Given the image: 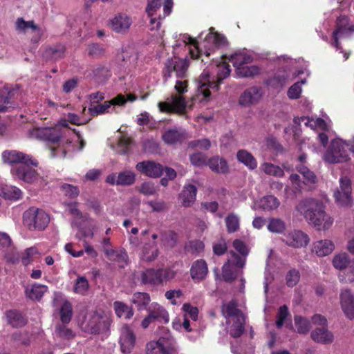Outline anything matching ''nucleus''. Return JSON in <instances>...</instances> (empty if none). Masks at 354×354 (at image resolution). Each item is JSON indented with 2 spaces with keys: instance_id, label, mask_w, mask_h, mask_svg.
<instances>
[{
  "instance_id": "nucleus-1",
  "label": "nucleus",
  "mask_w": 354,
  "mask_h": 354,
  "mask_svg": "<svg viewBox=\"0 0 354 354\" xmlns=\"http://www.w3.org/2000/svg\"><path fill=\"white\" fill-rule=\"evenodd\" d=\"M231 69L226 63V58L221 57L214 60L200 75L197 82V89L192 97V103L186 102L183 94L187 91V81L178 80L174 89L178 94H172L165 102L158 104L160 111L163 113H176L183 115L193 107V103H205L211 100V95L219 89L221 82L228 77Z\"/></svg>"
},
{
  "instance_id": "nucleus-2",
  "label": "nucleus",
  "mask_w": 354,
  "mask_h": 354,
  "mask_svg": "<svg viewBox=\"0 0 354 354\" xmlns=\"http://www.w3.org/2000/svg\"><path fill=\"white\" fill-rule=\"evenodd\" d=\"M226 44L225 38L221 34L215 32L213 29H209L208 33L202 32L198 39L192 38L188 35H180L173 46L174 53L180 47H187L189 54L192 59H196L199 54H205L209 56L215 50L225 46Z\"/></svg>"
},
{
  "instance_id": "nucleus-3",
  "label": "nucleus",
  "mask_w": 354,
  "mask_h": 354,
  "mask_svg": "<svg viewBox=\"0 0 354 354\" xmlns=\"http://www.w3.org/2000/svg\"><path fill=\"white\" fill-rule=\"evenodd\" d=\"M66 120H60L52 127H33L26 133V136L30 139H35L40 141H47L52 144H57L56 148L51 149L52 157H64L68 152H71L75 147H67L63 137L64 133L62 127L66 129Z\"/></svg>"
},
{
  "instance_id": "nucleus-4",
  "label": "nucleus",
  "mask_w": 354,
  "mask_h": 354,
  "mask_svg": "<svg viewBox=\"0 0 354 354\" xmlns=\"http://www.w3.org/2000/svg\"><path fill=\"white\" fill-rule=\"evenodd\" d=\"M324 203L317 198H308L301 201L296 210L316 230L326 232L333 226L334 218L325 211Z\"/></svg>"
},
{
  "instance_id": "nucleus-5",
  "label": "nucleus",
  "mask_w": 354,
  "mask_h": 354,
  "mask_svg": "<svg viewBox=\"0 0 354 354\" xmlns=\"http://www.w3.org/2000/svg\"><path fill=\"white\" fill-rule=\"evenodd\" d=\"M233 248L234 251H230V257L222 268L223 277L227 281H232L236 277L239 270L245 266L246 257L249 253L248 246L241 240H234Z\"/></svg>"
},
{
  "instance_id": "nucleus-6",
  "label": "nucleus",
  "mask_w": 354,
  "mask_h": 354,
  "mask_svg": "<svg viewBox=\"0 0 354 354\" xmlns=\"http://www.w3.org/2000/svg\"><path fill=\"white\" fill-rule=\"evenodd\" d=\"M350 153H354V138L345 140L335 137L324 153L323 160L329 164L346 162L351 159Z\"/></svg>"
},
{
  "instance_id": "nucleus-7",
  "label": "nucleus",
  "mask_w": 354,
  "mask_h": 354,
  "mask_svg": "<svg viewBox=\"0 0 354 354\" xmlns=\"http://www.w3.org/2000/svg\"><path fill=\"white\" fill-rule=\"evenodd\" d=\"M222 313L226 319V325L230 334L234 337L241 336L244 330L245 316L236 308V304L230 301L222 306Z\"/></svg>"
},
{
  "instance_id": "nucleus-8",
  "label": "nucleus",
  "mask_w": 354,
  "mask_h": 354,
  "mask_svg": "<svg viewBox=\"0 0 354 354\" xmlns=\"http://www.w3.org/2000/svg\"><path fill=\"white\" fill-rule=\"evenodd\" d=\"M61 120H66L67 124L68 122H70L75 125L86 124L88 120H89V119L81 118L77 114L73 113H68L66 117ZM62 129L66 132L65 133H64L63 137L66 146L71 148H72L73 146L75 147L74 149H72L71 151L83 149L85 146V142L79 132L75 131V129L68 128V126L66 127L67 130L64 127H62Z\"/></svg>"
},
{
  "instance_id": "nucleus-9",
  "label": "nucleus",
  "mask_w": 354,
  "mask_h": 354,
  "mask_svg": "<svg viewBox=\"0 0 354 354\" xmlns=\"http://www.w3.org/2000/svg\"><path fill=\"white\" fill-rule=\"evenodd\" d=\"M172 0H148L146 12L150 18L151 30L160 27V20L170 14Z\"/></svg>"
},
{
  "instance_id": "nucleus-10",
  "label": "nucleus",
  "mask_w": 354,
  "mask_h": 354,
  "mask_svg": "<svg viewBox=\"0 0 354 354\" xmlns=\"http://www.w3.org/2000/svg\"><path fill=\"white\" fill-rule=\"evenodd\" d=\"M111 323V315L104 312L89 313L85 316L80 327L91 333H100L106 331Z\"/></svg>"
},
{
  "instance_id": "nucleus-11",
  "label": "nucleus",
  "mask_w": 354,
  "mask_h": 354,
  "mask_svg": "<svg viewBox=\"0 0 354 354\" xmlns=\"http://www.w3.org/2000/svg\"><path fill=\"white\" fill-rule=\"evenodd\" d=\"M295 122L303 123L306 127H310L311 129L321 131L318 133V139L322 145L325 147L328 141V138L332 136V131L330 130L331 122L329 119L324 120L319 118H308L301 117L296 118Z\"/></svg>"
},
{
  "instance_id": "nucleus-12",
  "label": "nucleus",
  "mask_w": 354,
  "mask_h": 354,
  "mask_svg": "<svg viewBox=\"0 0 354 354\" xmlns=\"http://www.w3.org/2000/svg\"><path fill=\"white\" fill-rule=\"evenodd\" d=\"M136 99V96L133 94L129 93L127 96L120 94L111 100L105 101L102 104L99 103L95 105H90L88 111L93 116L111 113L115 111V106H122L127 102H133Z\"/></svg>"
},
{
  "instance_id": "nucleus-13",
  "label": "nucleus",
  "mask_w": 354,
  "mask_h": 354,
  "mask_svg": "<svg viewBox=\"0 0 354 354\" xmlns=\"http://www.w3.org/2000/svg\"><path fill=\"white\" fill-rule=\"evenodd\" d=\"M15 30L19 34L28 37L32 43H38L44 35L43 27L36 24L33 20H25L23 17L17 19Z\"/></svg>"
},
{
  "instance_id": "nucleus-14",
  "label": "nucleus",
  "mask_w": 354,
  "mask_h": 354,
  "mask_svg": "<svg viewBox=\"0 0 354 354\" xmlns=\"http://www.w3.org/2000/svg\"><path fill=\"white\" fill-rule=\"evenodd\" d=\"M49 221L48 214L43 209L31 207L24 214V223L30 230H44Z\"/></svg>"
},
{
  "instance_id": "nucleus-15",
  "label": "nucleus",
  "mask_w": 354,
  "mask_h": 354,
  "mask_svg": "<svg viewBox=\"0 0 354 354\" xmlns=\"http://www.w3.org/2000/svg\"><path fill=\"white\" fill-rule=\"evenodd\" d=\"M189 67V60L187 57L180 59L174 56L169 59L165 63V66L163 71L164 77L165 79L171 77L173 73L175 74L177 78H182L186 77L187 68Z\"/></svg>"
},
{
  "instance_id": "nucleus-16",
  "label": "nucleus",
  "mask_w": 354,
  "mask_h": 354,
  "mask_svg": "<svg viewBox=\"0 0 354 354\" xmlns=\"http://www.w3.org/2000/svg\"><path fill=\"white\" fill-rule=\"evenodd\" d=\"M353 31H354V26L348 24L347 17L341 16L337 19V28L333 35V46L337 48V50H339V53L343 54L344 60L348 58L349 54L342 50L339 46V40L346 37Z\"/></svg>"
},
{
  "instance_id": "nucleus-17",
  "label": "nucleus",
  "mask_w": 354,
  "mask_h": 354,
  "mask_svg": "<svg viewBox=\"0 0 354 354\" xmlns=\"http://www.w3.org/2000/svg\"><path fill=\"white\" fill-rule=\"evenodd\" d=\"M30 166V164L17 165L11 169L12 175L23 182L28 184L37 183L41 181L37 171Z\"/></svg>"
},
{
  "instance_id": "nucleus-18",
  "label": "nucleus",
  "mask_w": 354,
  "mask_h": 354,
  "mask_svg": "<svg viewBox=\"0 0 354 354\" xmlns=\"http://www.w3.org/2000/svg\"><path fill=\"white\" fill-rule=\"evenodd\" d=\"M297 170L303 176L305 180L301 181L298 174H292L290 176V181L295 192H301L304 189V185L315 184L317 182V176L307 167L304 165L297 167Z\"/></svg>"
},
{
  "instance_id": "nucleus-19",
  "label": "nucleus",
  "mask_w": 354,
  "mask_h": 354,
  "mask_svg": "<svg viewBox=\"0 0 354 354\" xmlns=\"http://www.w3.org/2000/svg\"><path fill=\"white\" fill-rule=\"evenodd\" d=\"M352 187L351 180L346 176L339 179V186L334 192L336 203L339 206L348 207L352 204Z\"/></svg>"
},
{
  "instance_id": "nucleus-20",
  "label": "nucleus",
  "mask_w": 354,
  "mask_h": 354,
  "mask_svg": "<svg viewBox=\"0 0 354 354\" xmlns=\"http://www.w3.org/2000/svg\"><path fill=\"white\" fill-rule=\"evenodd\" d=\"M1 157L5 163L12 164H30L33 167H37V161L30 155L24 153L16 150L5 151L2 153Z\"/></svg>"
},
{
  "instance_id": "nucleus-21",
  "label": "nucleus",
  "mask_w": 354,
  "mask_h": 354,
  "mask_svg": "<svg viewBox=\"0 0 354 354\" xmlns=\"http://www.w3.org/2000/svg\"><path fill=\"white\" fill-rule=\"evenodd\" d=\"M133 23L127 14L120 12L115 15L109 21L110 28L117 33L124 34L128 32Z\"/></svg>"
},
{
  "instance_id": "nucleus-22",
  "label": "nucleus",
  "mask_w": 354,
  "mask_h": 354,
  "mask_svg": "<svg viewBox=\"0 0 354 354\" xmlns=\"http://www.w3.org/2000/svg\"><path fill=\"white\" fill-rule=\"evenodd\" d=\"M304 73L302 70H299L292 74H290L286 70L277 71L274 76L269 78L266 84L268 86L275 89H281L290 80L295 78L300 74Z\"/></svg>"
},
{
  "instance_id": "nucleus-23",
  "label": "nucleus",
  "mask_w": 354,
  "mask_h": 354,
  "mask_svg": "<svg viewBox=\"0 0 354 354\" xmlns=\"http://www.w3.org/2000/svg\"><path fill=\"white\" fill-rule=\"evenodd\" d=\"M308 236L301 230H292L286 234L283 241L288 246L300 248L306 247L309 243Z\"/></svg>"
},
{
  "instance_id": "nucleus-24",
  "label": "nucleus",
  "mask_w": 354,
  "mask_h": 354,
  "mask_svg": "<svg viewBox=\"0 0 354 354\" xmlns=\"http://www.w3.org/2000/svg\"><path fill=\"white\" fill-rule=\"evenodd\" d=\"M136 180V174L130 170H125L118 174L113 173L109 174L106 179V182L111 185H131Z\"/></svg>"
},
{
  "instance_id": "nucleus-25",
  "label": "nucleus",
  "mask_w": 354,
  "mask_h": 354,
  "mask_svg": "<svg viewBox=\"0 0 354 354\" xmlns=\"http://www.w3.org/2000/svg\"><path fill=\"white\" fill-rule=\"evenodd\" d=\"M263 96L262 89L259 86H252L247 88L241 95L239 102L243 106H250L257 104Z\"/></svg>"
},
{
  "instance_id": "nucleus-26",
  "label": "nucleus",
  "mask_w": 354,
  "mask_h": 354,
  "mask_svg": "<svg viewBox=\"0 0 354 354\" xmlns=\"http://www.w3.org/2000/svg\"><path fill=\"white\" fill-rule=\"evenodd\" d=\"M136 336L131 328L124 325L121 328L120 344L121 351L124 353H129L134 348Z\"/></svg>"
},
{
  "instance_id": "nucleus-27",
  "label": "nucleus",
  "mask_w": 354,
  "mask_h": 354,
  "mask_svg": "<svg viewBox=\"0 0 354 354\" xmlns=\"http://www.w3.org/2000/svg\"><path fill=\"white\" fill-rule=\"evenodd\" d=\"M136 169L142 174L151 177H159L163 171L162 165L153 161H142L136 165Z\"/></svg>"
},
{
  "instance_id": "nucleus-28",
  "label": "nucleus",
  "mask_w": 354,
  "mask_h": 354,
  "mask_svg": "<svg viewBox=\"0 0 354 354\" xmlns=\"http://www.w3.org/2000/svg\"><path fill=\"white\" fill-rule=\"evenodd\" d=\"M280 205V201L274 196L268 195L262 197L259 201H254L251 205L254 210L262 209L264 211H273Z\"/></svg>"
},
{
  "instance_id": "nucleus-29",
  "label": "nucleus",
  "mask_w": 354,
  "mask_h": 354,
  "mask_svg": "<svg viewBox=\"0 0 354 354\" xmlns=\"http://www.w3.org/2000/svg\"><path fill=\"white\" fill-rule=\"evenodd\" d=\"M340 304L345 315L351 319H354V297L349 290L341 292Z\"/></svg>"
},
{
  "instance_id": "nucleus-30",
  "label": "nucleus",
  "mask_w": 354,
  "mask_h": 354,
  "mask_svg": "<svg viewBox=\"0 0 354 354\" xmlns=\"http://www.w3.org/2000/svg\"><path fill=\"white\" fill-rule=\"evenodd\" d=\"M160 252L156 242H149L145 243L142 248L139 257L143 262H152L159 256Z\"/></svg>"
},
{
  "instance_id": "nucleus-31",
  "label": "nucleus",
  "mask_w": 354,
  "mask_h": 354,
  "mask_svg": "<svg viewBox=\"0 0 354 354\" xmlns=\"http://www.w3.org/2000/svg\"><path fill=\"white\" fill-rule=\"evenodd\" d=\"M335 250V244L330 239H322L313 243L312 251L318 257L329 255Z\"/></svg>"
},
{
  "instance_id": "nucleus-32",
  "label": "nucleus",
  "mask_w": 354,
  "mask_h": 354,
  "mask_svg": "<svg viewBox=\"0 0 354 354\" xmlns=\"http://www.w3.org/2000/svg\"><path fill=\"white\" fill-rule=\"evenodd\" d=\"M208 273V268L204 260L196 261L190 269V274L195 282H200L204 280Z\"/></svg>"
},
{
  "instance_id": "nucleus-33",
  "label": "nucleus",
  "mask_w": 354,
  "mask_h": 354,
  "mask_svg": "<svg viewBox=\"0 0 354 354\" xmlns=\"http://www.w3.org/2000/svg\"><path fill=\"white\" fill-rule=\"evenodd\" d=\"M104 253L110 261L116 262L120 268H124L127 264L128 255L123 249L104 248Z\"/></svg>"
},
{
  "instance_id": "nucleus-34",
  "label": "nucleus",
  "mask_w": 354,
  "mask_h": 354,
  "mask_svg": "<svg viewBox=\"0 0 354 354\" xmlns=\"http://www.w3.org/2000/svg\"><path fill=\"white\" fill-rule=\"evenodd\" d=\"M148 313L154 320L168 323L169 318L165 308L156 302H153L147 308Z\"/></svg>"
},
{
  "instance_id": "nucleus-35",
  "label": "nucleus",
  "mask_w": 354,
  "mask_h": 354,
  "mask_svg": "<svg viewBox=\"0 0 354 354\" xmlns=\"http://www.w3.org/2000/svg\"><path fill=\"white\" fill-rule=\"evenodd\" d=\"M228 61L232 64L236 72L238 68L251 64L253 62V57L247 52L241 51L232 55Z\"/></svg>"
},
{
  "instance_id": "nucleus-36",
  "label": "nucleus",
  "mask_w": 354,
  "mask_h": 354,
  "mask_svg": "<svg viewBox=\"0 0 354 354\" xmlns=\"http://www.w3.org/2000/svg\"><path fill=\"white\" fill-rule=\"evenodd\" d=\"M312 339L320 344H328L333 342V333L324 327L317 328L311 333Z\"/></svg>"
},
{
  "instance_id": "nucleus-37",
  "label": "nucleus",
  "mask_w": 354,
  "mask_h": 354,
  "mask_svg": "<svg viewBox=\"0 0 354 354\" xmlns=\"http://www.w3.org/2000/svg\"><path fill=\"white\" fill-rule=\"evenodd\" d=\"M48 291V287L39 283H33L26 287L25 293L30 299L39 300Z\"/></svg>"
},
{
  "instance_id": "nucleus-38",
  "label": "nucleus",
  "mask_w": 354,
  "mask_h": 354,
  "mask_svg": "<svg viewBox=\"0 0 354 354\" xmlns=\"http://www.w3.org/2000/svg\"><path fill=\"white\" fill-rule=\"evenodd\" d=\"M0 196L9 200H19L22 196V192L15 186L3 184L0 180Z\"/></svg>"
},
{
  "instance_id": "nucleus-39",
  "label": "nucleus",
  "mask_w": 354,
  "mask_h": 354,
  "mask_svg": "<svg viewBox=\"0 0 354 354\" xmlns=\"http://www.w3.org/2000/svg\"><path fill=\"white\" fill-rule=\"evenodd\" d=\"M140 279L143 284L158 286L160 284L158 269L148 268L140 274Z\"/></svg>"
},
{
  "instance_id": "nucleus-40",
  "label": "nucleus",
  "mask_w": 354,
  "mask_h": 354,
  "mask_svg": "<svg viewBox=\"0 0 354 354\" xmlns=\"http://www.w3.org/2000/svg\"><path fill=\"white\" fill-rule=\"evenodd\" d=\"M130 145V138L118 132L115 138V143H111V147L118 153H125L128 151Z\"/></svg>"
},
{
  "instance_id": "nucleus-41",
  "label": "nucleus",
  "mask_w": 354,
  "mask_h": 354,
  "mask_svg": "<svg viewBox=\"0 0 354 354\" xmlns=\"http://www.w3.org/2000/svg\"><path fill=\"white\" fill-rule=\"evenodd\" d=\"M207 165L212 171L218 174L227 173L229 169L227 161L219 156L211 158L208 160Z\"/></svg>"
},
{
  "instance_id": "nucleus-42",
  "label": "nucleus",
  "mask_w": 354,
  "mask_h": 354,
  "mask_svg": "<svg viewBox=\"0 0 354 354\" xmlns=\"http://www.w3.org/2000/svg\"><path fill=\"white\" fill-rule=\"evenodd\" d=\"M197 189L193 185H187L185 186L184 189L180 194L182 204L185 207L192 205L196 200Z\"/></svg>"
},
{
  "instance_id": "nucleus-43",
  "label": "nucleus",
  "mask_w": 354,
  "mask_h": 354,
  "mask_svg": "<svg viewBox=\"0 0 354 354\" xmlns=\"http://www.w3.org/2000/svg\"><path fill=\"white\" fill-rule=\"evenodd\" d=\"M236 158L240 162L243 163L250 170L257 167V162L255 158L246 150H239L236 153Z\"/></svg>"
},
{
  "instance_id": "nucleus-44",
  "label": "nucleus",
  "mask_w": 354,
  "mask_h": 354,
  "mask_svg": "<svg viewBox=\"0 0 354 354\" xmlns=\"http://www.w3.org/2000/svg\"><path fill=\"white\" fill-rule=\"evenodd\" d=\"M113 309L115 315L120 318L131 319L133 315V310L126 304L116 301L113 303Z\"/></svg>"
},
{
  "instance_id": "nucleus-45",
  "label": "nucleus",
  "mask_w": 354,
  "mask_h": 354,
  "mask_svg": "<svg viewBox=\"0 0 354 354\" xmlns=\"http://www.w3.org/2000/svg\"><path fill=\"white\" fill-rule=\"evenodd\" d=\"M150 301V295L147 292H141L133 293L131 299V301L137 306L138 310L145 309Z\"/></svg>"
},
{
  "instance_id": "nucleus-46",
  "label": "nucleus",
  "mask_w": 354,
  "mask_h": 354,
  "mask_svg": "<svg viewBox=\"0 0 354 354\" xmlns=\"http://www.w3.org/2000/svg\"><path fill=\"white\" fill-rule=\"evenodd\" d=\"M236 75L239 77H253L260 73V68L254 64H246L236 69Z\"/></svg>"
},
{
  "instance_id": "nucleus-47",
  "label": "nucleus",
  "mask_w": 354,
  "mask_h": 354,
  "mask_svg": "<svg viewBox=\"0 0 354 354\" xmlns=\"http://www.w3.org/2000/svg\"><path fill=\"white\" fill-rule=\"evenodd\" d=\"M259 169L266 175L278 178H281L284 175V171L282 168L270 162H263L261 164Z\"/></svg>"
},
{
  "instance_id": "nucleus-48",
  "label": "nucleus",
  "mask_w": 354,
  "mask_h": 354,
  "mask_svg": "<svg viewBox=\"0 0 354 354\" xmlns=\"http://www.w3.org/2000/svg\"><path fill=\"white\" fill-rule=\"evenodd\" d=\"M67 210L73 216L72 226H76L77 228L80 227L81 224L86 221L87 218L86 216L82 214L78 210L75 204H70L68 205Z\"/></svg>"
},
{
  "instance_id": "nucleus-49",
  "label": "nucleus",
  "mask_w": 354,
  "mask_h": 354,
  "mask_svg": "<svg viewBox=\"0 0 354 354\" xmlns=\"http://www.w3.org/2000/svg\"><path fill=\"white\" fill-rule=\"evenodd\" d=\"M351 263L348 255L345 252L336 254L333 259V266L340 270L347 268Z\"/></svg>"
},
{
  "instance_id": "nucleus-50",
  "label": "nucleus",
  "mask_w": 354,
  "mask_h": 354,
  "mask_svg": "<svg viewBox=\"0 0 354 354\" xmlns=\"http://www.w3.org/2000/svg\"><path fill=\"white\" fill-rule=\"evenodd\" d=\"M267 228L272 233L281 234L286 230L284 221L279 218H270Z\"/></svg>"
},
{
  "instance_id": "nucleus-51",
  "label": "nucleus",
  "mask_w": 354,
  "mask_h": 354,
  "mask_svg": "<svg viewBox=\"0 0 354 354\" xmlns=\"http://www.w3.org/2000/svg\"><path fill=\"white\" fill-rule=\"evenodd\" d=\"M8 322L13 327L22 326L26 324V319L22 315L16 310H9L6 313Z\"/></svg>"
},
{
  "instance_id": "nucleus-52",
  "label": "nucleus",
  "mask_w": 354,
  "mask_h": 354,
  "mask_svg": "<svg viewBox=\"0 0 354 354\" xmlns=\"http://www.w3.org/2000/svg\"><path fill=\"white\" fill-rule=\"evenodd\" d=\"M60 320L63 324H68L72 318L73 309L68 301H64L59 310Z\"/></svg>"
},
{
  "instance_id": "nucleus-53",
  "label": "nucleus",
  "mask_w": 354,
  "mask_h": 354,
  "mask_svg": "<svg viewBox=\"0 0 354 354\" xmlns=\"http://www.w3.org/2000/svg\"><path fill=\"white\" fill-rule=\"evenodd\" d=\"M306 83V79L298 81L292 84L287 91V95L290 100H296L301 97L302 86Z\"/></svg>"
},
{
  "instance_id": "nucleus-54",
  "label": "nucleus",
  "mask_w": 354,
  "mask_h": 354,
  "mask_svg": "<svg viewBox=\"0 0 354 354\" xmlns=\"http://www.w3.org/2000/svg\"><path fill=\"white\" fill-rule=\"evenodd\" d=\"M89 288L88 280L84 277H78L75 281L73 290L79 295H84Z\"/></svg>"
},
{
  "instance_id": "nucleus-55",
  "label": "nucleus",
  "mask_w": 354,
  "mask_h": 354,
  "mask_svg": "<svg viewBox=\"0 0 354 354\" xmlns=\"http://www.w3.org/2000/svg\"><path fill=\"white\" fill-rule=\"evenodd\" d=\"M339 279L342 282L346 283L354 281V260L347 268L339 273Z\"/></svg>"
},
{
  "instance_id": "nucleus-56",
  "label": "nucleus",
  "mask_w": 354,
  "mask_h": 354,
  "mask_svg": "<svg viewBox=\"0 0 354 354\" xmlns=\"http://www.w3.org/2000/svg\"><path fill=\"white\" fill-rule=\"evenodd\" d=\"M239 217L234 213L230 214L225 218L227 230L229 232H234L239 227Z\"/></svg>"
},
{
  "instance_id": "nucleus-57",
  "label": "nucleus",
  "mask_w": 354,
  "mask_h": 354,
  "mask_svg": "<svg viewBox=\"0 0 354 354\" xmlns=\"http://www.w3.org/2000/svg\"><path fill=\"white\" fill-rule=\"evenodd\" d=\"M181 138V133L176 129L167 130L163 135L162 139L167 144H174Z\"/></svg>"
},
{
  "instance_id": "nucleus-58",
  "label": "nucleus",
  "mask_w": 354,
  "mask_h": 354,
  "mask_svg": "<svg viewBox=\"0 0 354 354\" xmlns=\"http://www.w3.org/2000/svg\"><path fill=\"white\" fill-rule=\"evenodd\" d=\"M160 354H176L177 348L173 341H165L160 338Z\"/></svg>"
},
{
  "instance_id": "nucleus-59",
  "label": "nucleus",
  "mask_w": 354,
  "mask_h": 354,
  "mask_svg": "<svg viewBox=\"0 0 354 354\" xmlns=\"http://www.w3.org/2000/svg\"><path fill=\"white\" fill-rule=\"evenodd\" d=\"M39 254V251L37 248L31 247L26 249L21 256V261L24 266L30 264L35 257Z\"/></svg>"
},
{
  "instance_id": "nucleus-60",
  "label": "nucleus",
  "mask_w": 354,
  "mask_h": 354,
  "mask_svg": "<svg viewBox=\"0 0 354 354\" xmlns=\"http://www.w3.org/2000/svg\"><path fill=\"white\" fill-rule=\"evenodd\" d=\"M295 324L297 328V330L299 333H307L310 327V322L306 318L300 316H296L295 317Z\"/></svg>"
},
{
  "instance_id": "nucleus-61",
  "label": "nucleus",
  "mask_w": 354,
  "mask_h": 354,
  "mask_svg": "<svg viewBox=\"0 0 354 354\" xmlns=\"http://www.w3.org/2000/svg\"><path fill=\"white\" fill-rule=\"evenodd\" d=\"M183 310L185 312L183 317L191 319L193 322L198 319V310L196 307L192 306L189 304H185L183 306Z\"/></svg>"
},
{
  "instance_id": "nucleus-62",
  "label": "nucleus",
  "mask_w": 354,
  "mask_h": 354,
  "mask_svg": "<svg viewBox=\"0 0 354 354\" xmlns=\"http://www.w3.org/2000/svg\"><path fill=\"white\" fill-rule=\"evenodd\" d=\"M158 272L160 278V284L171 281L176 274V272L170 268H158Z\"/></svg>"
},
{
  "instance_id": "nucleus-63",
  "label": "nucleus",
  "mask_w": 354,
  "mask_h": 354,
  "mask_svg": "<svg viewBox=\"0 0 354 354\" xmlns=\"http://www.w3.org/2000/svg\"><path fill=\"white\" fill-rule=\"evenodd\" d=\"M289 315L288 309L286 306H283L279 308L277 315L276 325L278 328H281L285 323V320Z\"/></svg>"
},
{
  "instance_id": "nucleus-64",
  "label": "nucleus",
  "mask_w": 354,
  "mask_h": 354,
  "mask_svg": "<svg viewBox=\"0 0 354 354\" xmlns=\"http://www.w3.org/2000/svg\"><path fill=\"white\" fill-rule=\"evenodd\" d=\"M146 354H160V341L149 342L145 347Z\"/></svg>"
}]
</instances>
